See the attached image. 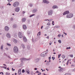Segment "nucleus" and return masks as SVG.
<instances>
[{
  "instance_id": "1",
  "label": "nucleus",
  "mask_w": 75,
  "mask_h": 75,
  "mask_svg": "<svg viewBox=\"0 0 75 75\" xmlns=\"http://www.w3.org/2000/svg\"><path fill=\"white\" fill-rule=\"evenodd\" d=\"M18 49L16 46H15L13 48V52L15 53L18 52Z\"/></svg>"
},
{
  "instance_id": "2",
  "label": "nucleus",
  "mask_w": 75,
  "mask_h": 75,
  "mask_svg": "<svg viewBox=\"0 0 75 75\" xmlns=\"http://www.w3.org/2000/svg\"><path fill=\"white\" fill-rule=\"evenodd\" d=\"M18 5H19V3L17 1H16L13 4V6H14V7H17V6H18Z\"/></svg>"
},
{
  "instance_id": "3",
  "label": "nucleus",
  "mask_w": 75,
  "mask_h": 75,
  "mask_svg": "<svg viewBox=\"0 0 75 75\" xmlns=\"http://www.w3.org/2000/svg\"><path fill=\"white\" fill-rule=\"evenodd\" d=\"M73 16V14L72 13H70L67 15V18H71V17H72Z\"/></svg>"
},
{
  "instance_id": "4",
  "label": "nucleus",
  "mask_w": 75,
  "mask_h": 75,
  "mask_svg": "<svg viewBox=\"0 0 75 75\" xmlns=\"http://www.w3.org/2000/svg\"><path fill=\"white\" fill-rule=\"evenodd\" d=\"M18 36L19 38H21L23 37V34H22V33L21 32H19Z\"/></svg>"
},
{
  "instance_id": "5",
  "label": "nucleus",
  "mask_w": 75,
  "mask_h": 75,
  "mask_svg": "<svg viewBox=\"0 0 75 75\" xmlns=\"http://www.w3.org/2000/svg\"><path fill=\"white\" fill-rule=\"evenodd\" d=\"M15 11L16 12H18L20 11V8L17 7L15 9Z\"/></svg>"
},
{
  "instance_id": "6",
  "label": "nucleus",
  "mask_w": 75,
  "mask_h": 75,
  "mask_svg": "<svg viewBox=\"0 0 75 75\" xmlns=\"http://www.w3.org/2000/svg\"><path fill=\"white\" fill-rule=\"evenodd\" d=\"M23 40L24 42H27V38H26L25 37H23Z\"/></svg>"
},
{
  "instance_id": "7",
  "label": "nucleus",
  "mask_w": 75,
  "mask_h": 75,
  "mask_svg": "<svg viewBox=\"0 0 75 75\" xmlns=\"http://www.w3.org/2000/svg\"><path fill=\"white\" fill-rule=\"evenodd\" d=\"M5 29L6 31H8L9 30V28L7 26H6L5 27Z\"/></svg>"
},
{
  "instance_id": "8",
  "label": "nucleus",
  "mask_w": 75,
  "mask_h": 75,
  "mask_svg": "<svg viewBox=\"0 0 75 75\" xmlns=\"http://www.w3.org/2000/svg\"><path fill=\"white\" fill-rule=\"evenodd\" d=\"M45 54H46V53L45 52H43L41 54V56L42 57H44Z\"/></svg>"
},
{
  "instance_id": "9",
  "label": "nucleus",
  "mask_w": 75,
  "mask_h": 75,
  "mask_svg": "<svg viewBox=\"0 0 75 75\" xmlns=\"http://www.w3.org/2000/svg\"><path fill=\"white\" fill-rule=\"evenodd\" d=\"M43 2L44 3H46V4H48L49 3V2L48 1L46 0H43Z\"/></svg>"
},
{
  "instance_id": "10",
  "label": "nucleus",
  "mask_w": 75,
  "mask_h": 75,
  "mask_svg": "<svg viewBox=\"0 0 75 75\" xmlns=\"http://www.w3.org/2000/svg\"><path fill=\"white\" fill-rule=\"evenodd\" d=\"M48 14L49 16H50V15H51V14H52V11L51 10L50 11H49Z\"/></svg>"
},
{
  "instance_id": "11",
  "label": "nucleus",
  "mask_w": 75,
  "mask_h": 75,
  "mask_svg": "<svg viewBox=\"0 0 75 75\" xmlns=\"http://www.w3.org/2000/svg\"><path fill=\"white\" fill-rule=\"evenodd\" d=\"M69 13V11H66L64 12L63 14V15H65V14H68V13Z\"/></svg>"
},
{
  "instance_id": "12",
  "label": "nucleus",
  "mask_w": 75,
  "mask_h": 75,
  "mask_svg": "<svg viewBox=\"0 0 75 75\" xmlns=\"http://www.w3.org/2000/svg\"><path fill=\"white\" fill-rule=\"evenodd\" d=\"M59 68H60L59 69V71H62L63 70V68H61V67H59Z\"/></svg>"
},
{
  "instance_id": "13",
  "label": "nucleus",
  "mask_w": 75,
  "mask_h": 75,
  "mask_svg": "<svg viewBox=\"0 0 75 75\" xmlns=\"http://www.w3.org/2000/svg\"><path fill=\"white\" fill-rule=\"evenodd\" d=\"M6 36L8 37V38H10L11 37V36L9 33H7L6 35Z\"/></svg>"
},
{
  "instance_id": "14",
  "label": "nucleus",
  "mask_w": 75,
  "mask_h": 75,
  "mask_svg": "<svg viewBox=\"0 0 75 75\" xmlns=\"http://www.w3.org/2000/svg\"><path fill=\"white\" fill-rule=\"evenodd\" d=\"M69 62L70 64H71V60H69L68 61L67 63H66L67 65H68V63H69Z\"/></svg>"
},
{
  "instance_id": "15",
  "label": "nucleus",
  "mask_w": 75,
  "mask_h": 75,
  "mask_svg": "<svg viewBox=\"0 0 75 75\" xmlns=\"http://www.w3.org/2000/svg\"><path fill=\"white\" fill-rule=\"evenodd\" d=\"M23 28L24 30H25L27 28V26L25 25H23Z\"/></svg>"
},
{
  "instance_id": "16",
  "label": "nucleus",
  "mask_w": 75,
  "mask_h": 75,
  "mask_svg": "<svg viewBox=\"0 0 75 75\" xmlns=\"http://www.w3.org/2000/svg\"><path fill=\"white\" fill-rule=\"evenodd\" d=\"M25 20H26V18H23L22 20V22H25Z\"/></svg>"
},
{
  "instance_id": "17",
  "label": "nucleus",
  "mask_w": 75,
  "mask_h": 75,
  "mask_svg": "<svg viewBox=\"0 0 75 75\" xmlns=\"http://www.w3.org/2000/svg\"><path fill=\"white\" fill-rule=\"evenodd\" d=\"M58 8V6H54L52 7L53 8Z\"/></svg>"
},
{
  "instance_id": "18",
  "label": "nucleus",
  "mask_w": 75,
  "mask_h": 75,
  "mask_svg": "<svg viewBox=\"0 0 75 75\" xmlns=\"http://www.w3.org/2000/svg\"><path fill=\"white\" fill-rule=\"evenodd\" d=\"M18 74V75H20V74H21V69L19 70Z\"/></svg>"
},
{
  "instance_id": "19",
  "label": "nucleus",
  "mask_w": 75,
  "mask_h": 75,
  "mask_svg": "<svg viewBox=\"0 0 75 75\" xmlns=\"http://www.w3.org/2000/svg\"><path fill=\"white\" fill-rule=\"evenodd\" d=\"M26 71L27 73V74H29V73H30V71H29V70L28 69H26Z\"/></svg>"
},
{
  "instance_id": "20",
  "label": "nucleus",
  "mask_w": 75,
  "mask_h": 75,
  "mask_svg": "<svg viewBox=\"0 0 75 75\" xmlns=\"http://www.w3.org/2000/svg\"><path fill=\"white\" fill-rule=\"evenodd\" d=\"M21 60H23V61H25V60H27V59L26 58H22L21 59Z\"/></svg>"
},
{
  "instance_id": "21",
  "label": "nucleus",
  "mask_w": 75,
  "mask_h": 75,
  "mask_svg": "<svg viewBox=\"0 0 75 75\" xmlns=\"http://www.w3.org/2000/svg\"><path fill=\"white\" fill-rule=\"evenodd\" d=\"M13 42L15 44H16V43H17V40H16V39H14L13 40Z\"/></svg>"
},
{
  "instance_id": "22",
  "label": "nucleus",
  "mask_w": 75,
  "mask_h": 75,
  "mask_svg": "<svg viewBox=\"0 0 75 75\" xmlns=\"http://www.w3.org/2000/svg\"><path fill=\"white\" fill-rule=\"evenodd\" d=\"M37 11V10L34 9L33 10L32 12L33 13H35V12H36Z\"/></svg>"
},
{
  "instance_id": "23",
  "label": "nucleus",
  "mask_w": 75,
  "mask_h": 75,
  "mask_svg": "<svg viewBox=\"0 0 75 75\" xmlns=\"http://www.w3.org/2000/svg\"><path fill=\"white\" fill-rule=\"evenodd\" d=\"M21 46L23 47V48L24 49V47H25L24 45H23V44H22Z\"/></svg>"
},
{
  "instance_id": "24",
  "label": "nucleus",
  "mask_w": 75,
  "mask_h": 75,
  "mask_svg": "<svg viewBox=\"0 0 75 75\" xmlns=\"http://www.w3.org/2000/svg\"><path fill=\"white\" fill-rule=\"evenodd\" d=\"M62 57L63 58H65V55H63L62 56Z\"/></svg>"
},
{
  "instance_id": "25",
  "label": "nucleus",
  "mask_w": 75,
  "mask_h": 75,
  "mask_svg": "<svg viewBox=\"0 0 75 75\" xmlns=\"http://www.w3.org/2000/svg\"><path fill=\"white\" fill-rule=\"evenodd\" d=\"M35 16V14H33L31 15H30V17H33V16Z\"/></svg>"
},
{
  "instance_id": "26",
  "label": "nucleus",
  "mask_w": 75,
  "mask_h": 75,
  "mask_svg": "<svg viewBox=\"0 0 75 75\" xmlns=\"http://www.w3.org/2000/svg\"><path fill=\"white\" fill-rule=\"evenodd\" d=\"M38 34H39V35H41V33H40V32L38 33V34H37V35H38Z\"/></svg>"
},
{
  "instance_id": "27",
  "label": "nucleus",
  "mask_w": 75,
  "mask_h": 75,
  "mask_svg": "<svg viewBox=\"0 0 75 75\" xmlns=\"http://www.w3.org/2000/svg\"><path fill=\"white\" fill-rule=\"evenodd\" d=\"M66 49H67V50H68V49H71V47H67Z\"/></svg>"
},
{
  "instance_id": "28",
  "label": "nucleus",
  "mask_w": 75,
  "mask_h": 75,
  "mask_svg": "<svg viewBox=\"0 0 75 75\" xmlns=\"http://www.w3.org/2000/svg\"><path fill=\"white\" fill-rule=\"evenodd\" d=\"M50 22H48L47 24V25H50Z\"/></svg>"
},
{
  "instance_id": "29",
  "label": "nucleus",
  "mask_w": 75,
  "mask_h": 75,
  "mask_svg": "<svg viewBox=\"0 0 75 75\" xmlns=\"http://www.w3.org/2000/svg\"><path fill=\"white\" fill-rule=\"evenodd\" d=\"M1 68H4L5 69H7V67H1Z\"/></svg>"
},
{
  "instance_id": "30",
  "label": "nucleus",
  "mask_w": 75,
  "mask_h": 75,
  "mask_svg": "<svg viewBox=\"0 0 75 75\" xmlns=\"http://www.w3.org/2000/svg\"><path fill=\"white\" fill-rule=\"evenodd\" d=\"M3 46L2 45V46H1V50H3Z\"/></svg>"
},
{
  "instance_id": "31",
  "label": "nucleus",
  "mask_w": 75,
  "mask_h": 75,
  "mask_svg": "<svg viewBox=\"0 0 75 75\" xmlns=\"http://www.w3.org/2000/svg\"><path fill=\"white\" fill-rule=\"evenodd\" d=\"M6 75H10V73H6Z\"/></svg>"
},
{
  "instance_id": "32",
  "label": "nucleus",
  "mask_w": 75,
  "mask_h": 75,
  "mask_svg": "<svg viewBox=\"0 0 75 75\" xmlns=\"http://www.w3.org/2000/svg\"><path fill=\"white\" fill-rule=\"evenodd\" d=\"M7 45H8V46H11V45L8 44V43H7Z\"/></svg>"
},
{
  "instance_id": "33",
  "label": "nucleus",
  "mask_w": 75,
  "mask_h": 75,
  "mask_svg": "<svg viewBox=\"0 0 75 75\" xmlns=\"http://www.w3.org/2000/svg\"><path fill=\"white\" fill-rule=\"evenodd\" d=\"M58 42H59V43H61V41L60 40H58Z\"/></svg>"
},
{
  "instance_id": "34",
  "label": "nucleus",
  "mask_w": 75,
  "mask_h": 75,
  "mask_svg": "<svg viewBox=\"0 0 75 75\" xmlns=\"http://www.w3.org/2000/svg\"><path fill=\"white\" fill-rule=\"evenodd\" d=\"M70 57H73V55L71 54L69 55Z\"/></svg>"
},
{
  "instance_id": "35",
  "label": "nucleus",
  "mask_w": 75,
  "mask_h": 75,
  "mask_svg": "<svg viewBox=\"0 0 75 75\" xmlns=\"http://www.w3.org/2000/svg\"><path fill=\"white\" fill-rule=\"evenodd\" d=\"M22 72L23 73H24V72H25V71H24V70L23 69L22 71Z\"/></svg>"
},
{
  "instance_id": "36",
  "label": "nucleus",
  "mask_w": 75,
  "mask_h": 75,
  "mask_svg": "<svg viewBox=\"0 0 75 75\" xmlns=\"http://www.w3.org/2000/svg\"><path fill=\"white\" fill-rule=\"evenodd\" d=\"M61 54L58 55V58H59V57H60V56H61Z\"/></svg>"
},
{
  "instance_id": "37",
  "label": "nucleus",
  "mask_w": 75,
  "mask_h": 75,
  "mask_svg": "<svg viewBox=\"0 0 75 75\" xmlns=\"http://www.w3.org/2000/svg\"><path fill=\"white\" fill-rule=\"evenodd\" d=\"M64 75H70V74L68 73Z\"/></svg>"
},
{
  "instance_id": "38",
  "label": "nucleus",
  "mask_w": 75,
  "mask_h": 75,
  "mask_svg": "<svg viewBox=\"0 0 75 75\" xmlns=\"http://www.w3.org/2000/svg\"><path fill=\"white\" fill-rule=\"evenodd\" d=\"M8 1L9 2H11V1H12V0H8Z\"/></svg>"
},
{
  "instance_id": "39",
  "label": "nucleus",
  "mask_w": 75,
  "mask_h": 75,
  "mask_svg": "<svg viewBox=\"0 0 75 75\" xmlns=\"http://www.w3.org/2000/svg\"><path fill=\"white\" fill-rule=\"evenodd\" d=\"M52 59H53V60H54V59H55V57H52Z\"/></svg>"
},
{
  "instance_id": "40",
  "label": "nucleus",
  "mask_w": 75,
  "mask_h": 75,
  "mask_svg": "<svg viewBox=\"0 0 75 75\" xmlns=\"http://www.w3.org/2000/svg\"><path fill=\"white\" fill-rule=\"evenodd\" d=\"M6 50L8 51V49L6 47Z\"/></svg>"
},
{
  "instance_id": "41",
  "label": "nucleus",
  "mask_w": 75,
  "mask_h": 75,
  "mask_svg": "<svg viewBox=\"0 0 75 75\" xmlns=\"http://www.w3.org/2000/svg\"><path fill=\"white\" fill-rule=\"evenodd\" d=\"M10 20L11 21H13V18H11Z\"/></svg>"
},
{
  "instance_id": "42",
  "label": "nucleus",
  "mask_w": 75,
  "mask_h": 75,
  "mask_svg": "<svg viewBox=\"0 0 75 75\" xmlns=\"http://www.w3.org/2000/svg\"><path fill=\"white\" fill-rule=\"evenodd\" d=\"M73 28H74V29H75V25H73Z\"/></svg>"
},
{
  "instance_id": "43",
  "label": "nucleus",
  "mask_w": 75,
  "mask_h": 75,
  "mask_svg": "<svg viewBox=\"0 0 75 75\" xmlns=\"http://www.w3.org/2000/svg\"><path fill=\"white\" fill-rule=\"evenodd\" d=\"M29 6H30V7H32V6H33V5L32 4H30Z\"/></svg>"
},
{
  "instance_id": "44",
  "label": "nucleus",
  "mask_w": 75,
  "mask_h": 75,
  "mask_svg": "<svg viewBox=\"0 0 75 75\" xmlns=\"http://www.w3.org/2000/svg\"><path fill=\"white\" fill-rule=\"evenodd\" d=\"M16 25H13L14 28H16Z\"/></svg>"
},
{
  "instance_id": "45",
  "label": "nucleus",
  "mask_w": 75,
  "mask_h": 75,
  "mask_svg": "<svg viewBox=\"0 0 75 75\" xmlns=\"http://www.w3.org/2000/svg\"><path fill=\"white\" fill-rule=\"evenodd\" d=\"M2 74V75H3L4 74V73L3 72H1L0 73V74Z\"/></svg>"
},
{
  "instance_id": "46",
  "label": "nucleus",
  "mask_w": 75,
  "mask_h": 75,
  "mask_svg": "<svg viewBox=\"0 0 75 75\" xmlns=\"http://www.w3.org/2000/svg\"><path fill=\"white\" fill-rule=\"evenodd\" d=\"M46 38H47V39H49V36H47L46 37Z\"/></svg>"
},
{
  "instance_id": "47",
  "label": "nucleus",
  "mask_w": 75,
  "mask_h": 75,
  "mask_svg": "<svg viewBox=\"0 0 75 75\" xmlns=\"http://www.w3.org/2000/svg\"><path fill=\"white\" fill-rule=\"evenodd\" d=\"M12 71H15V69H13V68H12Z\"/></svg>"
},
{
  "instance_id": "48",
  "label": "nucleus",
  "mask_w": 75,
  "mask_h": 75,
  "mask_svg": "<svg viewBox=\"0 0 75 75\" xmlns=\"http://www.w3.org/2000/svg\"><path fill=\"white\" fill-rule=\"evenodd\" d=\"M25 11H23V14H24L25 13Z\"/></svg>"
},
{
  "instance_id": "49",
  "label": "nucleus",
  "mask_w": 75,
  "mask_h": 75,
  "mask_svg": "<svg viewBox=\"0 0 75 75\" xmlns=\"http://www.w3.org/2000/svg\"><path fill=\"white\" fill-rule=\"evenodd\" d=\"M52 44V42H51V43H50V45H51V44Z\"/></svg>"
},
{
  "instance_id": "50",
  "label": "nucleus",
  "mask_w": 75,
  "mask_h": 75,
  "mask_svg": "<svg viewBox=\"0 0 75 75\" xmlns=\"http://www.w3.org/2000/svg\"><path fill=\"white\" fill-rule=\"evenodd\" d=\"M58 37H61V35H58Z\"/></svg>"
},
{
  "instance_id": "51",
  "label": "nucleus",
  "mask_w": 75,
  "mask_h": 75,
  "mask_svg": "<svg viewBox=\"0 0 75 75\" xmlns=\"http://www.w3.org/2000/svg\"><path fill=\"white\" fill-rule=\"evenodd\" d=\"M8 5H9V6H11V4H10V2L8 3Z\"/></svg>"
},
{
  "instance_id": "52",
  "label": "nucleus",
  "mask_w": 75,
  "mask_h": 75,
  "mask_svg": "<svg viewBox=\"0 0 75 75\" xmlns=\"http://www.w3.org/2000/svg\"><path fill=\"white\" fill-rule=\"evenodd\" d=\"M43 28V26H42L41 27V29H42V28Z\"/></svg>"
},
{
  "instance_id": "53",
  "label": "nucleus",
  "mask_w": 75,
  "mask_h": 75,
  "mask_svg": "<svg viewBox=\"0 0 75 75\" xmlns=\"http://www.w3.org/2000/svg\"><path fill=\"white\" fill-rule=\"evenodd\" d=\"M49 21H51V20L50 19L48 20Z\"/></svg>"
},
{
  "instance_id": "54",
  "label": "nucleus",
  "mask_w": 75,
  "mask_h": 75,
  "mask_svg": "<svg viewBox=\"0 0 75 75\" xmlns=\"http://www.w3.org/2000/svg\"><path fill=\"white\" fill-rule=\"evenodd\" d=\"M35 70H37V68H35Z\"/></svg>"
},
{
  "instance_id": "55",
  "label": "nucleus",
  "mask_w": 75,
  "mask_h": 75,
  "mask_svg": "<svg viewBox=\"0 0 75 75\" xmlns=\"http://www.w3.org/2000/svg\"><path fill=\"white\" fill-rule=\"evenodd\" d=\"M52 24L53 25H54V23H52Z\"/></svg>"
},
{
  "instance_id": "56",
  "label": "nucleus",
  "mask_w": 75,
  "mask_h": 75,
  "mask_svg": "<svg viewBox=\"0 0 75 75\" xmlns=\"http://www.w3.org/2000/svg\"><path fill=\"white\" fill-rule=\"evenodd\" d=\"M49 59H51V57H49Z\"/></svg>"
},
{
  "instance_id": "57",
  "label": "nucleus",
  "mask_w": 75,
  "mask_h": 75,
  "mask_svg": "<svg viewBox=\"0 0 75 75\" xmlns=\"http://www.w3.org/2000/svg\"><path fill=\"white\" fill-rule=\"evenodd\" d=\"M36 72H37V73H38V71H36Z\"/></svg>"
},
{
  "instance_id": "58",
  "label": "nucleus",
  "mask_w": 75,
  "mask_h": 75,
  "mask_svg": "<svg viewBox=\"0 0 75 75\" xmlns=\"http://www.w3.org/2000/svg\"><path fill=\"white\" fill-rule=\"evenodd\" d=\"M54 54H56V53L55 52H54L53 53Z\"/></svg>"
},
{
  "instance_id": "59",
  "label": "nucleus",
  "mask_w": 75,
  "mask_h": 75,
  "mask_svg": "<svg viewBox=\"0 0 75 75\" xmlns=\"http://www.w3.org/2000/svg\"><path fill=\"white\" fill-rule=\"evenodd\" d=\"M62 37H64V36H63V35H62Z\"/></svg>"
},
{
  "instance_id": "60",
  "label": "nucleus",
  "mask_w": 75,
  "mask_h": 75,
  "mask_svg": "<svg viewBox=\"0 0 75 75\" xmlns=\"http://www.w3.org/2000/svg\"><path fill=\"white\" fill-rule=\"evenodd\" d=\"M8 70H9V68H7Z\"/></svg>"
},
{
  "instance_id": "61",
  "label": "nucleus",
  "mask_w": 75,
  "mask_h": 75,
  "mask_svg": "<svg viewBox=\"0 0 75 75\" xmlns=\"http://www.w3.org/2000/svg\"><path fill=\"white\" fill-rule=\"evenodd\" d=\"M75 0H72V1H74Z\"/></svg>"
},
{
  "instance_id": "62",
  "label": "nucleus",
  "mask_w": 75,
  "mask_h": 75,
  "mask_svg": "<svg viewBox=\"0 0 75 75\" xmlns=\"http://www.w3.org/2000/svg\"><path fill=\"white\" fill-rule=\"evenodd\" d=\"M53 51L54 52L55 51V50H54H54H53Z\"/></svg>"
},
{
  "instance_id": "63",
  "label": "nucleus",
  "mask_w": 75,
  "mask_h": 75,
  "mask_svg": "<svg viewBox=\"0 0 75 75\" xmlns=\"http://www.w3.org/2000/svg\"><path fill=\"white\" fill-rule=\"evenodd\" d=\"M15 75H17V73H15Z\"/></svg>"
},
{
  "instance_id": "64",
  "label": "nucleus",
  "mask_w": 75,
  "mask_h": 75,
  "mask_svg": "<svg viewBox=\"0 0 75 75\" xmlns=\"http://www.w3.org/2000/svg\"><path fill=\"white\" fill-rule=\"evenodd\" d=\"M4 65H5V66H6V64H4Z\"/></svg>"
}]
</instances>
